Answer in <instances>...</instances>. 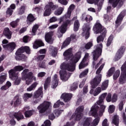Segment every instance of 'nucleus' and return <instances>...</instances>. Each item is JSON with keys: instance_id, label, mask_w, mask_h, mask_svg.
<instances>
[{"instance_id": "29", "label": "nucleus", "mask_w": 126, "mask_h": 126, "mask_svg": "<svg viewBox=\"0 0 126 126\" xmlns=\"http://www.w3.org/2000/svg\"><path fill=\"white\" fill-rule=\"evenodd\" d=\"M92 122V119L90 117H87L86 118H84L82 123V125L83 126H90V124Z\"/></svg>"}, {"instance_id": "58", "label": "nucleus", "mask_w": 126, "mask_h": 126, "mask_svg": "<svg viewBox=\"0 0 126 126\" xmlns=\"http://www.w3.org/2000/svg\"><path fill=\"white\" fill-rule=\"evenodd\" d=\"M64 57H67L68 56H71V50L69 49L66 50L63 54Z\"/></svg>"}, {"instance_id": "11", "label": "nucleus", "mask_w": 126, "mask_h": 126, "mask_svg": "<svg viewBox=\"0 0 126 126\" xmlns=\"http://www.w3.org/2000/svg\"><path fill=\"white\" fill-rule=\"evenodd\" d=\"M93 30L95 34H100V33L107 32V29L103 27L98 21L94 25Z\"/></svg>"}, {"instance_id": "24", "label": "nucleus", "mask_w": 126, "mask_h": 126, "mask_svg": "<svg viewBox=\"0 0 126 126\" xmlns=\"http://www.w3.org/2000/svg\"><path fill=\"white\" fill-rule=\"evenodd\" d=\"M54 36V32H50L45 34V40L47 43H51L52 42V38Z\"/></svg>"}, {"instance_id": "38", "label": "nucleus", "mask_w": 126, "mask_h": 126, "mask_svg": "<svg viewBox=\"0 0 126 126\" xmlns=\"http://www.w3.org/2000/svg\"><path fill=\"white\" fill-rule=\"evenodd\" d=\"M116 70V68L115 67H112L110 68V69L108 70V72L107 73L106 76L107 77H111L113 74H114V72H115V70Z\"/></svg>"}, {"instance_id": "45", "label": "nucleus", "mask_w": 126, "mask_h": 126, "mask_svg": "<svg viewBox=\"0 0 126 126\" xmlns=\"http://www.w3.org/2000/svg\"><path fill=\"white\" fill-rule=\"evenodd\" d=\"M89 70L88 69H86L84 71L82 72V73L79 75V78H82L83 77H85L87 74H88V72Z\"/></svg>"}, {"instance_id": "48", "label": "nucleus", "mask_w": 126, "mask_h": 126, "mask_svg": "<svg viewBox=\"0 0 126 126\" xmlns=\"http://www.w3.org/2000/svg\"><path fill=\"white\" fill-rule=\"evenodd\" d=\"M120 73L121 71H120V70H117L116 71V72L114 73L113 75L114 80H117V79H118L119 76H120Z\"/></svg>"}, {"instance_id": "49", "label": "nucleus", "mask_w": 126, "mask_h": 126, "mask_svg": "<svg viewBox=\"0 0 126 126\" xmlns=\"http://www.w3.org/2000/svg\"><path fill=\"white\" fill-rule=\"evenodd\" d=\"M39 29V25H34L32 30V32L33 35H36V32Z\"/></svg>"}, {"instance_id": "43", "label": "nucleus", "mask_w": 126, "mask_h": 126, "mask_svg": "<svg viewBox=\"0 0 126 126\" xmlns=\"http://www.w3.org/2000/svg\"><path fill=\"white\" fill-rule=\"evenodd\" d=\"M51 55L52 57H56L58 55V49L54 47H51Z\"/></svg>"}, {"instance_id": "1", "label": "nucleus", "mask_w": 126, "mask_h": 126, "mask_svg": "<svg viewBox=\"0 0 126 126\" xmlns=\"http://www.w3.org/2000/svg\"><path fill=\"white\" fill-rule=\"evenodd\" d=\"M107 93H104L101 94L99 97L98 100L96 102L97 105L95 103L91 108L90 113H91L92 116L94 117V118H96V117L98 116V110L99 109H100V112H101V113L105 111L106 106L104 105H102V103L104 102V100H105V98L107 97Z\"/></svg>"}, {"instance_id": "40", "label": "nucleus", "mask_w": 126, "mask_h": 126, "mask_svg": "<svg viewBox=\"0 0 126 126\" xmlns=\"http://www.w3.org/2000/svg\"><path fill=\"white\" fill-rule=\"evenodd\" d=\"M32 96L33 94L25 93L24 94L23 98L25 102H27V100H28L29 98H32Z\"/></svg>"}, {"instance_id": "54", "label": "nucleus", "mask_w": 126, "mask_h": 126, "mask_svg": "<svg viewBox=\"0 0 126 126\" xmlns=\"http://www.w3.org/2000/svg\"><path fill=\"white\" fill-rule=\"evenodd\" d=\"M14 69L17 71H22L23 69H24V67H23L22 65H17L14 67Z\"/></svg>"}, {"instance_id": "51", "label": "nucleus", "mask_w": 126, "mask_h": 126, "mask_svg": "<svg viewBox=\"0 0 126 126\" xmlns=\"http://www.w3.org/2000/svg\"><path fill=\"white\" fill-rule=\"evenodd\" d=\"M6 79V74L4 73L0 76V85L2 84Z\"/></svg>"}, {"instance_id": "7", "label": "nucleus", "mask_w": 126, "mask_h": 126, "mask_svg": "<svg viewBox=\"0 0 126 126\" xmlns=\"http://www.w3.org/2000/svg\"><path fill=\"white\" fill-rule=\"evenodd\" d=\"M23 53H24V46H22L17 49L15 52V59L16 61L26 62L27 56L23 54Z\"/></svg>"}, {"instance_id": "19", "label": "nucleus", "mask_w": 126, "mask_h": 126, "mask_svg": "<svg viewBox=\"0 0 126 126\" xmlns=\"http://www.w3.org/2000/svg\"><path fill=\"white\" fill-rule=\"evenodd\" d=\"M83 30L84 33H86L85 39L86 40H87V39L90 37V30H91V27L89 24H85Z\"/></svg>"}, {"instance_id": "59", "label": "nucleus", "mask_w": 126, "mask_h": 126, "mask_svg": "<svg viewBox=\"0 0 126 126\" xmlns=\"http://www.w3.org/2000/svg\"><path fill=\"white\" fill-rule=\"evenodd\" d=\"M99 122H100V117H97L95 118L93 121V125L94 126H98L99 124Z\"/></svg>"}, {"instance_id": "13", "label": "nucleus", "mask_w": 126, "mask_h": 126, "mask_svg": "<svg viewBox=\"0 0 126 126\" xmlns=\"http://www.w3.org/2000/svg\"><path fill=\"white\" fill-rule=\"evenodd\" d=\"M121 74L119 77L120 84H124L126 83V61L122 65Z\"/></svg>"}, {"instance_id": "36", "label": "nucleus", "mask_w": 126, "mask_h": 126, "mask_svg": "<svg viewBox=\"0 0 126 126\" xmlns=\"http://www.w3.org/2000/svg\"><path fill=\"white\" fill-rule=\"evenodd\" d=\"M11 87V83L7 81L6 84L0 88L1 90H7L8 88Z\"/></svg>"}, {"instance_id": "33", "label": "nucleus", "mask_w": 126, "mask_h": 126, "mask_svg": "<svg viewBox=\"0 0 126 126\" xmlns=\"http://www.w3.org/2000/svg\"><path fill=\"white\" fill-rule=\"evenodd\" d=\"M79 27H80V23L78 20H76L74 22L73 30L74 32H77L79 30Z\"/></svg>"}, {"instance_id": "9", "label": "nucleus", "mask_w": 126, "mask_h": 126, "mask_svg": "<svg viewBox=\"0 0 126 126\" xmlns=\"http://www.w3.org/2000/svg\"><path fill=\"white\" fill-rule=\"evenodd\" d=\"M84 111V106L83 105L79 106L75 110V114H73L71 119L75 118V121H80L83 117V112Z\"/></svg>"}, {"instance_id": "37", "label": "nucleus", "mask_w": 126, "mask_h": 126, "mask_svg": "<svg viewBox=\"0 0 126 126\" xmlns=\"http://www.w3.org/2000/svg\"><path fill=\"white\" fill-rule=\"evenodd\" d=\"M39 84L38 83L35 82L33 83L31 86H30L29 88L27 89V91H32V90H34L37 87V86Z\"/></svg>"}, {"instance_id": "53", "label": "nucleus", "mask_w": 126, "mask_h": 126, "mask_svg": "<svg viewBox=\"0 0 126 126\" xmlns=\"http://www.w3.org/2000/svg\"><path fill=\"white\" fill-rule=\"evenodd\" d=\"M24 53H26L27 55H30L31 54V49L29 46H24Z\"/></svg>"}, {"instance_id": "41", "label": "nucleus", "mask_w": 126, "mask_h": 126, "mask_svg": "<svg viewBox=\"0 0 126 126\" xmlns=\"http://www.w3.org/2000/svg\"><path fill=\"white\" fill-rule=\"evenodd\" d=\"M64 103L63 102L61 101L60 100H58L54 105L53 108H59L60 106H63Z\"/></svg>"}, {"instance_id": "23", "label": "nucleus", "mask_w": 126, "mask_h": 126, "mask_svg": "<svg viewBox=\"0 0 126 126\" xmlns=\"http://www.w3.org/2000/svg\"><path fill=\"white\" fill-rule=\"evenodd\" d=\"M70 16H71V11L68 10L67 13L64 16L60 18L59 24L62 23V22H64V19H70Z\"/></svg>"}, {"instance_id": "20", "label": "nucleus", "mask_w": 126, "mask_h": 126, "mask_svg": "<svg viewBox=\"0 0 126 126\" xmlns=\"http://www.w3.org/2000/svg\"><path fill=\"white\" fill-rule=\"evenodd\" d=\"M61 99H63L65 103H67L71 100V98H72V94L63 93L61 95Z\"/></svg>"}, {"instance_id": "46", "label": "nucleus", "mask_w": 126, "mask_h": 126, "mask_svg": "<svg viewBox=\"0 0 126 126\" xmlns=\"http://www.w3.org/2000/svg\"><path fill=\"white\" fill-rule=\"evenodd\" d=\"M18 22H19V19H17L16 21L11 22L10 25L12 28H15L18 25Z\"/></svg>"}, {"instance_id": "14", "label": "nucleus", "mask_w": 126, "mask_h": 126, "mask_svg": "<svg viewBox=\"0 0 126 126\" xmlns=\"http://www.w3.org/2000/svg\"><path fill=\"white\" fill-rule=\"evenodd\" d=\"M126 51V48L125 46H121L120 48L118 50L116 53V56L114 58V60L115 62H118V61L121 60V58L123 56H124V54H125V51Z\"/></svg>"}, {"instance_id": "34", "label": "nucleus", "mask_w": 126, "mask_h": 126, "mask_svg": "<svg viewBox=\"0 0 126 126\" xmlns=\"http://www.w3.org/2000/svg\"><path fill=\"white\" fill-rule=\"evenodd\" d=\"M109 86V80L104 81L101 85V88L102 91L106 90Z\"/></svg>"}, {"instance_id": "4", "label": "nucleus", "mask_w": 126, "mask_h": 126, "mask_svg": "<svg viewBox=\"0 0 126 126\" xmlns=\"http://www.w3.org/2000/svg\"><path fill=\"white\" fill-rule=\"evenodd\" d=\"M102 49H103V44L100 43L95 46V50L93 52V66L94 67L96 65V61L99 59V57L102 55Z\"/></svg>"}, {"instance_id": "17", "label": "nucleus", "mask_w": 126, "mask_h": 126, "mask_svg": "<svg viewBox=\"0 0 126 126\" xmlns=\"http://www.w3.org/2000/svg\"><path fill=\"white\" fill-rule=\"evenodd\" d=\"M126 11H123L117 17L116 21H115V24L117 26H120L123 22L124 17L126 16Z\"/></svg>"}, {"instance_id": "15", "label": "nucleus", "mask_w": 126, "mask_h": 126, "mask_svg": "<svg viewBox=\"0 0 126 126\" xmlns=\"http://www.w3.org/2000/svg\"><path fill=\"white\" fill-rule=\"evenodd\" d=\"M4 49L9 51L10 53L13 52L16 48V44L15 42H10L7 44L2 45Z\"/></svg>"}, {"instance_id": "50", "label": "nucleus", "mask_w": 126, "mask_h": 126, "mask_svg": "<svg viewBox=\"0 0 126 126\" xmlns=\"http://www.w3.org/2000/svg\"><path fill=\"white\" fill-rule=\"evenodd\" d=\"M14 79V85H19V84H20V83H21V78H19L18 77V76L17 77H16Z\"/></svg>"}, {"instance_id": "18", "label": "nucleus", "mask_w": 126, "mask_h": 126, "mask_svg": "<svg viewBox=\"0 0 126 126\" xmlns=\"http://www.w3.org/2000/svg\"><path fill=\"white\" fill-rule=\"evenodd\" d=\"M82 21H86V24H89L90 26V22L93 20V18L91 16L86 14V13H84L81 16Z\"/></svg>"}, {"instance_id": "32", "label": "nucleus", "mask_w": 126, "mask_h": 126, "mask_svg": "<svg viewBox=\"0 0 126 126\" xmlns=\"http://www.w3.org/2000/svg\"><path fill=\"white\" fill-rule=\"evenodd\" d=\"M100 34H101L99 35L96 38V41L98 43H100V42H103L104 39L106 37V35H107V32H101Z\"/></svg>"}, {"instance_id": "52", "label": "nucleus", "mask_w": 126, "mask_h": 126, "mask_svg": "<svg viewBox=\"0 0 126 126\" xmlns=\"http://www.w3.org/2000/svg\"><path fill=\"white\" fill-rule=\"evenodd\" d=\"M77 88H78V84L76 82H75L73 83L70 87V90L71 91H74V90H76Z\"/></svg>"}, {"instance_id": "61", "label": "nucleus", "mask_w": 126, "mask_h": 126, "mask_svg": "<svg viewBox=\"0 0 126 126\" xmlns=\"http://www.w3.org/2000/svg\"><path fill=\"white\" fill-rule=\"evenodd\" d=\"M46 55H39L37 58L36 60H37V62H44L43 60L45 59V57Z\"/></svg>"}, {"instance_id": "63", "label": "nucleus", "mask_w": 126, "mask_h": 126, "mask_svg": "<svg viewBox=\"0 0 126 126\" xmlns=\"http://www.w3.org/2000/svg\"><path fill=\"white\" fill-rule=\"evenodd\" d=\"M106 100L107 102H108V103H110V102H112V94L110 93L108 94L106 98Z\"/></svg>"}, {"instance_id": "44", "label": "nucleus", "mask_w": 126, "mask_h": 126, "mask_svg": "<svg viewBox=\"0 0 126 126\" xmlns=\"http://www.w3.org/2000/svg\"><path fill=\"white\" fill-rule=\"evenodd\" d=\"M88 65V63H85V61H83V60H82L81 62L79 65V69H82V68H84V67H85L86 66H87Z\"/></svg>"}, {"instance_id": "39", "label": "nucleus", "mask_w": 126, "mask_h": 126, "mask_svg": "<svg viewBox=\"0 0 126 126\" xmlns=\"http://www.w3.org/2000/svg\"><path fill=\"white\" fill-rule=\"evenodd\" d=\"M120 122V120L119 119V117L117 115H115L112 120V123L115 125V126H119V124Z\"/></svg>"}, {"instance_id": "31", "label": "nucleus", "mask_w": 126, "mask_h": 126, "mask_svg": "<svg viewBox=\"0 0 126 126\" xmlns=\"http://www.w3.org/2000/svg\"><path fill=\"white\" fill-rule=\"evenodd\" d=\"M60 78L62 80H63V81H66L67 80V77H66L67 73L65 70H61L60 71Z\"/></svg>"}, {"instance_id": "12", "label": "nucleus", "mask_w": 126, "mask_h": 126, "mask_svg": "<svg viewBox=\"0 0 126 126\" xmlns=\"http://www.w3.org/2000/svg\"><path fill=\"white\" fill-rule=\"evenodd\" d=\"M76 41H77V39L76 38V34L74 33L71 34L70 37H67L63 42L61 46V49H64L65 47H67V46L70 44V42L72 41L73 43H75Z\"/></svg>"}, {"instance_id": "35", "label": "nucleus", "mask_w": 126, "mask_h": 126, "mask_svg": "<svg viewBox=\"0 0 126 126\" xmlns=\"http://www.w3.org/2000/svg\"><path fill=\"white\" fill-rule=\"evenodd\" d=\"M34 112L35 111L34 110H26L24 113L25 118H30L32 117Z\"/></svg>"}, {"instance_id": "30", "label": "nucleus", "mask_w": 126, "mask_h": 126, "mask_svg": "<svg viewBox=\"0 0 126 126\" xmlns=\"http://www.w3.org/2000/svg\"><path fill=\"white\" fill-rule=\"evenodd\" d=\"M35 21V17L32 14H30L28 15L27 18V24L28 25H30V24H32L33 22Z\"/></svg>"}, {"instance_id": "42", "label": "nucleus", "mask_w": 126, "mask_h": 126, "mask_svg": "<svg viewBox=\"0 0 126 126\" xmlns=\"http://www.w3.org/2000/svg\"><path fill=\"white\" fill-rule=\"evenodd\" d=\"M114 39V36H113V35H111L108 38L106 46L107 47H110L111 46V44H112V42H113V40Z\"/></svg>"}, {"instance_id": "3", "label": "nucleus", "mask_w": 126, "mask_h": 126, "mask_svg": "<svg viewBox=\"0 0 126 126\" xmlns=\"http://www.w3.org/2000/svg\"><path fill=\"white\" fill-rule=\"evenodd\" d=\"M50 106H51V102L48 101H44L40 104L37 107L39 115L48 116L49 114H51L52 110L50 109Z\"/></svg>"}, {"instance_id": "16", "label": "nucleus", "mask_w": 126, "mask_h": 126, "mask_svg": "<svg viewBox=\"0 0 126 126\" xmlns=\"http://www.w3.org/2000/svg\"><path fill=\"white\" fill-rule=\"evenodd\" d=\"M109 2L112 5V7L115 8L118 5L119 7L123 6L124 2H125V0H109Z\"/></svg>"}, {"instance_id": "62", "label": "nucleus", "mask_w": 126, "mask_h": 126, "mask_svg": "<svg viewBox=\"0 0 126 126\" xmlns=\"http://www.w3.org/2000/svg\"><path fill=\"white\" fill-rule=\"evenodd\" d=\"M108 111L110 114H113V112H115V105H111L109 106Z\"/></svg>"}, {"instance_id": "6", "label": "nucleus", "mask_w": 126, "mask_h": 126, "mask_svg": "<svg viewBox=\"0 0 126 126\" xmlns=\"http://www.w3.org/2000/svg\"><path fill=\"white\" fill-rule=\"evenodd\" d=\"M58 5L54 4L53 2H49L44 7L45 11L43 13L44 16H50L52 14V11L58 9Z\"/></svg>"}, {"instance_id": "21", "label": "nucleus", "mask_w": 126, "mask_h": 126, "mask_svg": "<svg viewBox=\"0 0 126 126\" xmlns=\"http://www.w3.org/2000/svg\"><path fill=\"white\" fill-rule=\"evenodd\" d=\"M3 35L6 37L7 39L10 40V39H11V36H12V32L9 30V28L7 27L5 28L3 31Z\"/></svg>"}, {"instance_id": "26", "label": "nucleus", "mask_w": 126, "mask_h": 126, "mask_svg": "<svg viewBox=\"0 0 126 126\" xmlns=\"http://www.w3.org/2000/svg\"><path fill=\"white\" fill-rule=\"evenodd\" d=\"M52 86L51 88L55 89L59 85V79H58V75L55 74L54 76L53 80L52 81Z\"/></svg>"}, {"instance_id": "5", "label": "nucleus", "mask_w": 126, "mask_h": 126, "mask_svg": "<svg viewBox=\"0 0 126 126\" xmlns=\"http://www.w3.org/2000/svg\"><path fill=\"white\" fill-rule=\"evenodd\" d=\"M71 25V20L68 19L66 20L63 22V24L58 28L57 34L58 37H63V35L66 32L67 30V26H70Z\"/></svg>"}, {"instance_id": "8", "label": "nucleus", "mask_w": 126, "mask_h": 126, "mask_svg": "<svg viewBox=\"0 0 126 126\" xmlns=\"http://www.w3.org/2000/svg\"><path fill=\"white\" fill-rule=\"evenodd\" d=\"M101 71L102 70L99 68L97 69L96 71V74H98V75L96 76L91 82L92 88L94 89H95V88L100 84V82H101V80H102V75L100 74Z\"/></svg>"}, {"instance_id": "57", "label": "nucleus", "mask_w": 126, "mask_h": 126, "mask_svg": "<svg viewBox=\"0 0 126 126\" xmlns=\"http://www.w3.org/2000/svg\"><path fill=\"white\" fill-rule=\"evenodd\" d=\"M32 75H33V73L32 72H29L27 74L26 77L24 78L25 80L26 79H32Z\"/></svg>"}, {"instance_id": "10", "label": "nucleus", "mask_w": 126, "mask_h": 126, "mask_svg": "<svg viewBox=\"0 0 126 126\" xmlns=\"http://www.w3.org/2000/svg\"><path fill=\"white\" fill-rule=\"evenodd\" d=\"M42 94H43V87H40L33 94V100L32 101L33 105L38 104V103L41 101V98H39V97H40Z\"/></svg>"}, {"instance_id": "47", "label": "nucleus", "mask_w": 126, "mask_h": 126, "mask_svg": "<svg viewBox=\"0 0 126 126\" xmlns=\"http://www.w3.org/2000/svg\"><path fill=\"white\" fill-rule=\"evenodd\" d=\"M93 46V43L91 41L88 42L84 46L86 50H90Z\"/></svg>"}, {"instance_id": "2", "label": "nucleus", "mask_w": 126, "mask_h": 126, "mask_svg": "<svg viewBox=\"0 0 126 126\" xmlns=\"http://www.w3.org/2000/svg\"><path fill=\"white\" fill-rule=\"evenodd\" d=\"M81 58V52L79 51L75 55V58L70 60L67 63H63L60 66L61 69L68 70V71H74L75 70V65L77 63H78Z\"/></svg>"}, {"instance_id": "25", "label": "nucleus", "mask_w": 126, "mask_h": 126, "mask_svg": "<svg viewBox=\"0 0 126 126\" xmlns=\"http://www.w3.org/2000/svg\"><path fill=\"white\" fill-rule=\"evenodd\" d=\"M13 116L14 117L15 119H16L18 122H19V121H21V120H24V115H23V114H22V112H20L14 113Z\"/></svg>"}, {"instance_id": "27", "label": "nucleus", "mask_w": 126, "mask_h": 126, "mask_svg": "<svg viewBox=\"0 0 126 126\" xmlns=\"http://www.w3.org/2000/svg\"><path fill=\"white\" fill-rule=\"evenodd\" d=\"M8 73L9 75V78L11 79H14L15 78L18 76V74L16 73V71L14 69H11L8 71Z\"/></svg>"}, {"instance_id": "56", "label": "nucleus", "mask_w": 126, "mask_h": 126, "mask_svg": "<svg viewBox=\"0 0 126 126\" xmlns=\"http://www.w3.org/2000/svg\"><path fill=\"white\" fill-rule=\"evenodd\" d=\"M38 64L40 68H46V63L44 61L38 62Z\"/></svg>"}, {"instance_id": "22", "label": "nucleus", "mask_w": 126, "mask_h": 126, "mask_svg": "<svg viewBox=\"0 0 126 126\" xmlns=\"http://www.w3.org/2000/svg\"><path fill=\"white\" fill-rule=\"evenodd\" d=\"M14 100H15L14 102V108H16V107H18V106L21 105V103H22V100H21V98L18 94H17L16 95H15V96H14Z\"/></svg>"}, {"instance_id": "55", "label": "nucleus", "mask_w": 126, "mask_h": 126, "mask_svg": "<svg viewBox=\"0 0 126 126\" xmlns=\"http://www.w3.org/2000/svg\"><path fill=\"white\" fill-rule=\"evenodd\" d=\"M116 101H118V94H114L111 97V102L112 103H115Z\"/></svg>"}, {"instance_id": "60", "label": "nucleus", "mask_w": 126, "mask_h": 126, "mask_svg": "<svg viewBox=\"0 0 126 126\" xmlns=\"http://www.w3.org/2000/svg\"><path fill=\"white\" fill-rule=\"evenodd\" d=\"M28 71H29V69H25L22 72V78L24 79V78H25L26 76L27 75V74L28 73Z\"/></svg>"}, {"instance_id": "64", "label": "nucleus", "mask_w": 126, "mask_h": 126, "mask_svg": "<svg viewBox=\"0 0 126 126\" xmlns=\"http://www.w3.org/2000/svg\"><path fill=\"white\" fill-rule=\"evenodd\" d=\"M24 12H25V6H22L19 11V14L20 15H21L23 14V13H24Z\"/></svg>"}, {"instance_id": "28", "label": "nucleus", "mask_w": 126, "mask_h": 126, "mask_svg": "<svg viewBox=\"0 0 126 126\" xmlns=\"http://www.w3.org/2000/svg\"><path fill=\"white\" fill-rule=\"evenodd\" d=\"M45 46V44L44 42L41 40H36L34 41V43L33 45V49H38V48H40V47H43Z\"/></svg>"}]
</instances>
